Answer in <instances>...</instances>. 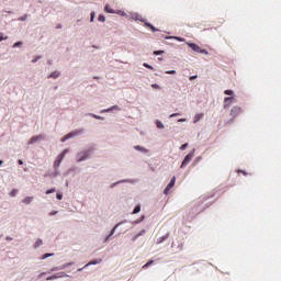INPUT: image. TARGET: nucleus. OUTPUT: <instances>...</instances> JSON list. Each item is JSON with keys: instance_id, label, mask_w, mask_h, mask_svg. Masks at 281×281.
Listing matches in <instances>:
<instances>
[{"instance_id": "nucleus-27", "label": "nucleus", "mask_w": 281, "mask_h": 281, "mask_svg": "<svg viewBox=\"0 0 281 281\" xmlns=\"http://www.w3.org/2000/svg\"><path fill=\"white\" fill-rule=\"evenodd\" d=\"M143 67H146V69H150L153 71V66L148 65L147 63L143 64Z\"/></svg>"}, {"instance_id": "nucleus-1", "label": "nucleus", "mask_w": 281, "mask_h": 281, "mask_svg": "<svg viewBox=\"0 0 281 281\" xmlns=\"http://www.w3.org/2000/svg\"><path fill=\"white\" fill-rule=\"evenodd\" d=\"M187 45H188V47H191V49L193 52H196L198 54H204L205 56H207L210 54L206 49H202L201 46H199L194 43L187 42Z\"/></svg>"}, {"instance_id": "nucleus-18", "label": "nucleus", "mask_w": 281, "mask_h": 281, "mask_svg": "<svg viewBox=\"0 0 281 281\" xmlns=\"http://www.w3.org/2000/svg\"><path fill=\"white\" fill-rule=\"evenodd\" d=\"M60 77V72H58V71H53L49 76H48V78H53L54 80H56V78H59Z\"/></svg>"}, {"instance_id": "nucleus-9", "label": "nucleus", "mask_w": 281, "mask_h": 281, "mask_svg": "<svg viewBox=\"0 0 281 281\" xmlns=\"http://www.w3.org/2000/svg\"><path fill=\"white\" fill-rule=\"evenodd\" d=\"M203 120V113L196 114L193 119V124H196Z\"/></svg>"}, {"instance_id": "nucleus-32", "label": "nucleus", "mask_w": 281, "mask_h": 281, "mask_svg": "<svg viewBox=\"0 0 281 281\" xmlns=\"http://www.w3.org/2000/svg\"><path fill=\"white\" fill-rule=\"evenodd\" d=\"M166 74L175 76V74H177V71L176 70H167Z\"/></svg>"}, {"instance_id": "nucleus-28", "label": "nucleus", "mask_w": 281, "mask_h": 281, "mask_svg": "<svg viewBox=\"0 0 281 281\" xmlns=\"http://www.w3.org/2000/svg\"><path fill=\"white\" fill-rule=\"evenodd\" d=\"M98 19L101 23H104V21H106V18H104V15H99Z\"/></svg>"}, {"instance_id": "nucleus-7", "label": "nucleus", "mask_w": 281, "mask_h": 281, "mask_svg": "<svg viewBox=\"0 0 281 281\" xmlns=\"http://www.w3.org/2000/svg\"><path fill=\"white\" fill-rule=\"evenodd\" d=\"M234 102V97H226L224 99V109H229L232 106V103Z\"/></svg>"}, {"instance_id": "nucleus-53", "label": "nucleus", "mask_w": 281, "mask_h": 281, "mask_svg": "<svg viewBox=\"0 0 281 281\" xmlns=\"http://www.w3.org/2000/svg\"><path fill=\"white\" fill-rule=\"evenodd\" d=\"M176 38H177V41L183 42V38H181V37H176Z\"/></svg>"}, {"instance_id": "nucleus-23", "label": "nucleus", "mask_w": 281, "mask_h": 281, "mask_svg": "<svg viewBox=\"0 0 281 281\" xmlns=\"http://www.w3.org/2000/svg\"><path fill=\"white\" fill-rule=\"evenodd\" d=\"M52 256H54V254H44L42 260H46V258H52Z\"/></svg>"}, {"instance_id": "nucleus-29", "label": "nucleus", "mask_w": 281, "mask_h": 281, "mask_svg": "<svg viewBox=\"0 0 281 281\" xmlns=\"http://www.w3.org/2000/svg\"><path fill=\"white\" fill-rule=\"evenodd\" d=\"M224 93H225V95H233V94H234V91H232V90H225Z\"/></svg>"}, {"instance_id": "nucleus-41", "label": "nucleus", "mask_w": 281, "mask_h": 281, "mask_svg": "<svg viewBox=\"0 0 281 281\" xmlns=\"http://www.w3.org/2000/svg\"><path fill=\"white\" fill-rule=\"evenodd\" d=\"M26 19H27V14L21 16V18L19 19V21H25Z\"/></svg>"}, {"instance_id": "nucleus-39", "label": "nucleus", "mask_w": 281, "mask_h": 281, "mask_svg": "<svg viewBox=\"0 0 281 281\" xmlns=\"http://www.w3.org/2000/svg\"><path fill=\"white\" fill-rule=\"evenodd\" d=\"M22 45H23V43L18 42V43L13 44V47H21Z\"/></svg>"}, {"instance_id": "nucleus-31", "label": "nucleus", "mask_w": 281, "mask_h": 281, "mask_svg": "<svg viewBox=\"0 0 281 281\" xmlns=\"http://www.w3.org/2000/svg\"><path fill=\"white\" fill-rule=\"evenodd\" d=\"M1 41H8V36H4V37H3V33H0V42H1Z\"/></svg>"}, {"instance_id": "nucleus-12", "label": "nucleus", "mask_w": 281, "mask_h": 281, "mask_svg": "<svg viewBox=\"0 0 281 281\" xmlns=\"http://www.w3.org/2000/svg\"><path fill=\"white\" fill-rule=\"evenodd\" d=\"M146 234V231L145 229H142L138 234H136L132 240L133 243H135V240H137V238H139V236H144Z\"/></svg>"}, {"instance_id": "nucleus-19", "label": "nucleus", "mask_w": 281, "mask_h": 281, "mask_svg": "<svg viewBox=\"0 0 281 281\" xmlns=\"http://www.w3.org/2000/svg\"><path fill=\"white\" fill-rule=\"evenodd\" d=\"M134 148H135V150H139V153H145V154L148 153V149H146V148L139 146V145L134 146Z\"/></svg>"}, {"instance_id": "nucleus-38", "label": "nucleus", "mask_w": 281, "mask_h": 281, "mask_svg": "<svg viewBox=\"0 0 281 281\" xmlns=\"http://www.w3.org/2000/svg\"><path fill=\"white\" fill-rule=\"evenodd\" d=\"M46 280H47V281H49V280H56V274H53V276L46 278Z\"/></svg>"}, {"instance_id": "nucleus-21", "label": "nucleus", "mask_w": 281, "mask_h": 281, "mask_svg": "<svg viewBox=\"0 0 281 281\" xmlns=\"http://www.w3.org/2000/svg\"><path fill=\"white\" fill-rule=\"evenodd\" d=\"M139 212H142V206L139 205L135 206L133 214H139Z\"/></svg>"}, {"instance_id": "nucleus-40", "label": "nucleus", "mask_w": 281, "mask_h": 281, "mask_svg": "<svg viewBox=\"0 0 281 281\" xmlns=\"http://www.w3.org/2000/svg\"><path fill=\"white\" fill-rule=\"evenodd\" d=\"M94 19H95V13H91V18H90L91 23H93Z\"/></svg>"}, {"instance_id": "nucleus-43", "label": "nucleus", "mask_w": 281, "mask_h": 281, "mask_svg": "<svg viewBox=\"0 0 281 281\" xmlns=\"http://www.w3.org/2000/svg\"><path fill=\"white\" fill-rule=\"evenodd\" d=\"M133 19H134V21H142V20L139 19V15H134Z\"/></svg>"}, {"instance_id": "nucleus-4", "label": "nucleus", "mask_w": 281, "mask_h": 281, "mask_svg": "<svg viewBox=\"0 0 281 281\" xmlns=\"http://www.w3.org/2000/svg\"><path fill=\"white\" fill-rule=\"evenodd\" d=\"M42 139H45V135L38 134L30 138L29 144H36V142H42Z\"/></svg>"}, {"instance_id": "nucleus-5", "label": "nucleus", "mask_w": 281, "mask_h": 281, "mask_svg": "<svg viewBox=\"0 0 281 281\" xmlns=\"http://www.w3.org/2000/svg\"><path fill=\"white\" fill-rule=\"evenodd\" d=\"M240 113H243V109H240V106H233L231 110V115L233 117H238V115H240Z\"/></svg>"}, {"instance_id": "nucleus-57", "label": "nucleus", "mask_w": 281, "mask_h": 281, "mask_svg": "<svg viewBox=\"0 0 281 281\" xmlns=\"http://www.w3.org/2000/svg\"><path fill=\"white\" fill-rule=\"evenodd\" d=\"M0 166H3V160H0Z\"/></svg>"}, {"instance_id": "nucleus-30", "label": "nucleus", "mask_w": 281, "mask_h": 281, "mask_svg": "<svg viewBox=\"0 0 281 281\" xmlns=\"http://www.w3.org/2000/svg\"><path fill=\"white\" fill-rule=\"evenodd\" d=\"M54 271H60V267H54L50 269V271L48 273H52Z\"/></svg>"}, {"instance_id": "nucleus-3", "label": "nucleus", "mask_w": 281, "mask_h": 281, "mask_svg": "<svg viewBox=\"0 0 281 281\" xmlns=\"http://www.w3.org/2000/svg\"><path fill=\"white\" fill-rule=\"evenodd\" d=\"M89 155H91V149L80 151L77 154V161H85L86 159H89Z\"/></svg>"}, {"instance_id": "nucleus-17", "label": "nucleus", "mask_w": 281, "mask_h": 281, "mask_svg": "<svg viewBox=\"0 0 281 281\" xmlns=\"http://www.w3.org/2000/svg\"><path fill=\"white\" fill-rule=\"evenodd\" d=\"M104 12H106L108 14H115V11L113 9H111V7H109V4H106L104 7Z\"/></svg>"}, {"instance_id": "nucleus-34", "label": "nucleus", "mask_w": 281, "mask_h": 281, "mask_svg": "<svg viewBox=\"0 0 281 281\" xmlns=\"http://www.w3.org/2000/svg\"><path fill=\"white\" fill-rule=\"evenodd\" d=\"M187 148H188V143H186L182 146H180V150H186Z\"/></svg>"}, {"instance_id": "nucleus-37", "label": "nucleus", "mask_w": 281, "mask_h": 281, "mask_svg": "<svg viewBox=\"0 0 281 281\" xmlns=\"http://www.w3.org/2000/svg\"><path fill=\"white\" fill-rule=\"evenodd\" d=\"M56 199H58V201H63V194L57 193V194H56Z\"/></svg>"}, {"instance_id": "nucleus-55", "label": "nucleus", "mask_w": 281, "mask_h": 281, "mask_svg": "<svg viewBox=\"0 0 281 281\" xmlns=\"http://www.w3.org/2000/svg\"><path fill=\"white\" fill-rule=\"evenodd\" d=\"M60 27H63V25L58 24V25H57V30H60Z\"/></svg>"}, {"instance_id": "nucleus-45", "label": "nucleus", "mask_w": 281, "mask_h": 281, "mask_svg": "<svg viewBox=\"0 0 281 281\" xmlns=\"http://www.w3.org/2000/svg\"><path fill=\"white\" fill-rule=\"evenodd\" d=\"M177 116H179V113L170 114V116H169V117H177Z\"/></svg>"}, {"instance_id": "nucleus-15", "label": "nucleus", "mask_w": 281, "mask_h": 281, "mask_svg": "<svg viewBox=\"0 0 281 281\" xmlns=\"http://www.w3.org/2000/svg\"><path fill=\"white\" fill-rule=\"evenodd\" d=\"M74 135H76V133H69L66 136H64L60 142L65 143L67 142V139H71V137H74Z\"/></svg>"}, {"instance_id": "nucleus-54", "label": "nucleus", "mask_w": 281, "mask_h": 281, "mask_svg": "<svg viewBox=\"0 0 281 281\" xmlns=\"http://www.w3.org/2000/svg\"><path fill=\"white\" fill-rule=\"evenodd\" d=\"M178 122H186V119H179Z\"/></svg>"}, {"instance_id": "nucleus-16", "label": "nucleus", "mask_w": 281, "mask_h": 281, "mask_svg": "<svg viewBox=\"0 0 281 281\" xmlns=\"http://www.w3.org/2000/svg\"><path fill=\"white\" fill-rule=\"evenodd\" d=\"M168 234H166L165 236L162 237H159L156 241L157 245H161V243H164L165 240H168Z\"/></svg>"}, {"instance_id": "nucleus-25", "label": "nucleus", "mask_w": 281, "mask_h": 281, "mask_svg": "<svg viewBox=\"0 0 281 281\" xmlns=\"http://www.w3.org/2000/svg\"><path fill=\"white\" fill-rule=\"evenodd\" d=\"M156 126L157 128H165L164 123H161L160 121L156 122Z\"/></svg>"}, {"instance_id": "nucleus-6", "label": "nucleus", "mask_w": 281, "mask_h": 281, "mask_svg": "<svg viewBox=\"0 0 281 281\" xmlns=\"http://www.w3.org/2000/svg\"><path fill=\"white\" fill-rule=\"evenodd\" d=\"M192 157H194V155H193L192 153H191V154H188V155L184 157V159H183V161H182L180 168H186V166H188V164H190V161H192Z\"/></svg>"}, {"instance_id": "nucleus-42", "label": "nucleus", "mask_w": 281, "mask_h": 281, "mask_svg": "<svg viewBox=\"0 0 281 281\" xmlns=\"http://www.w3.org/2000/svg\"><path fill=\"white\" fill-rule=\"evenodd\" d=\"M151 87H153V89H160L159 85H157V83H153Z\"/></svg>"}, {"instance_id": "nucleus-35", "label": "nucleus", "mask_w": 281, "mask_h": 281, "mask_svg": "<svg viewBox=\"0 0 281 281\" xmlns=\"http://www.w3.org/2000/svg\"><path fill=\"white\" fill-rule=\"evenodd\" d=\"M177 182V177H172L171 180H170V183L175 186V183Z\"/></svg>"}, {"instance_id": "nucleus-22", "label": "nucleus", "mask_w": 281, "mask_h": 281, "mask_svg": "<svg viewBox=\"0 0 281 281\" xmlns=\"http://www.w3.org/2000/svg\"><path fill=\"white\" fill-rule=\"evenodd\" d=\"M41 245H43V239H37L34 245L35 249L41 247Z\"/></svg>"}, {"instance_id": "nucleus-8", "label": "nucleus", "mask_w": 281, "mask_h": 281, "mask_svg": "<svg viewBox=\"0 0 281 281\" xmlns=\"http://www.w3.org/2000/svg\"><path fill=\"white\" fill-rule=\"evenodd\" d=\"M100 262H102V259H94V260H91L90 262H88L83 269H87V267H91V265H100Z\"/></svg>"}, {"instance_id": "nucleus-11", "label": "nucleus", "mask_w": 281, "mask_h": 281, "mask_svg": "<svg viewBox=\"0 0 281 281\" xmlns=\"http://www.w3.org/2000/svg\"><path fill=\"white\" fill-rule=\"evenodd\" d=\"M172 188H175V184H172V182H169L164 191V194H168L170 190H172Z\"/></svg>"}, {"instance_id": "nucleus-36", "label": "nucleus", "mask_w": 281, "mask_h": 281, "mask_svg": "<svg viewBox=\"0 0 281 281\" xmlns=\"http://www.w3.org/2000/svg\"><path fill=\"white\" fill-rule=\"evenodd\" d=\"M159 54H164V50H155V52H154V55H155V56H159Z\"/></svg>"}, {"instance_id": "nucleus-52", "label": "nucleus", "mask_w": 281, "mask_h": 281, "mask_svg": "<svg viewBox=\"0 0 281 281\" xmlns=\"http://www.w3.org/2000/svg\"><path fill=\"white\" fill-rule=\"evenodd\" d=\"M5 240H12V237L7 236V237H5Z\"/></svg>"}, {"instance_id": "nucleus-50", "label": "nucleus", "mask_w": 281, "mask_h": 281, "mask_svg": "<svg viewBox=\"0 0 281 281\" xmlns=\"http://www.w3.org/2000/svg\"><path fill=\"white\" fill-rule=\"evenodd\" d=\"M18 164L20 165V166H23V160H18Z\"/></svg>"}, {"instance_id": "nucleus-20", "label": "nucleus", "mask_w": 281, "mask_h": 281, "mask_svg": "<svg viewBox=\"0 0 281 281\" xmlns=\"http://www.w3.org/2000/svg\"><path fill=\"white\" fill-rule=\"evenodd\" d=\"M117 227H120V224H116V225L113 227V229L111 231L110 235L106 237L105 240H109V238L115 234V229H117Z\"/></svg>"}, {"instance_id": "nucleus-14", "label": "nucleus", "mask_w": 281, "mask_h": 281, "mask_svg": "<svg viewBox=\"0 0 281 281\" xmlns=\"http://www.w3.org/2000/svg\"><path fill=\"white\" fill-rule=\"evenodd\" d=\"M145 27H149V30H151V32H159V30H157L153 24L145 22L144 23Z\"/></svg>"}, {"instance_id": "nucleus-13", "label": "nucleus", "mask_w": 281, "mask_h": 281, "mask_svg": "<svg viewBox=\"0 0 281 281\" xmlns=\"http://www.w3.org/2000/svg\"><path fill=\"white\" fill-rule=\"evenodd\" d=\"M56 280L60 279V278H69V274L65 273V272H57L55 274Z\"/></svg>"}, {"instance_id": "nucleus-51", "label": "nucleus", "mask_w": 281, "mask_h": 281, "mask_svg": "<svg viewBox=\"0 0 281 281\" xmlns=\"http://www.w3.org/2000/svg\"><path fill=\"white\" fill-rule=\"evenodd\" d=\"M54 214H58V211H54L50 213V216H54Z\"/></svg>"}, {"instance_id": "nucleus-56", "label": "nucleus", "mask_w": 281, "mask_h": 281, "mask_svg": "<svg viewBox=\"0 0 281 281\" xmlns=\"http://www.w3.org/2000/svg\"><path fill=\"white\" fill-rule=\"evenodd\" d=\"M43 276H45V272H42V273L40 274V278L43 277Z\"/></svg>"}, {"instance_id": "nucleus-44", "label": "nucleus", "mask_w": 281, "mask_h": 281, "mask_svg": "<svg viewBox=\"0 0 281 281\" xmlns=\"http://www.w3.org/2000/svg\"><path fill=\"white\" fill-rule=\"evenodd\" d=\"M148 267H150V263L147 262L143 266V269H148Z\"/></svg>"}, {"instance_id": "nucleus-24", "label": "nucleus", "mask_w": 281, "mask_h": 281, "mask_svg": "<svg viewBox=\"0 0 281 281\" xmlns=\"http://www.w3.org/2000/svg\"><path fill=\"white\" fill-rule=\"evenodd\" d=\"M72 265H74V262L65 263V265L60 266V269H67V267H71Z\"/></svg>"}, {"instance_id": "nucleus-59", "label": "nucleus", "mask_w": 281, "mask_h": 281, "mask_svg": "<svg viewBox=\"0 0 281 281\" xmlns=\"http://www.w3.org/2000/svg\"><path fill=\"white\" fill-rule=\"evenodd\" d=\"M32 63H36V59H33Z\"/></svg>"}, {"instance_id": "nucleus-47", "label": "nucleus", "mask_w": 281, "mask_h": 281, "mask_svg": "<svg viewBox=\"0 0 281 281\" xmlns=\"http://www.w3.org/2000/svg\"><path fill=\"white\" fill-rule=\"evenodd\" d=\"M92 117H94L95 120H100V116L92 114Z\"/></svg>"}, {"instance_id": "nucleus-33", "label": "nucleus", "mask_w": 281, "mask_h": 281, "mask_svg": "<svg viewBox=\"0 0 281 281\" xmlns=\"http://www.w3.org/2000/svg\"><path fill=\"white\" fill-rule=\"evenodd\" d=\"M54 192H56V189L53 188V189H50V190H47V191H46V194H54Z\"/></svg>"}, {"instance_id": "nucleus-58", "label": "nucleus", "mask_w": 281, "mask_h": 281, "mask_svg": "<svg viewBox=\"0 0 281 281\" xmlns=\"http://www.w3.org/2000/svg\"><path fill=\"white\" fill-rule=\"evenodd\" d=\"M82 269H85V268H79L78 271H82Z\"/></svg>"}, {"instance_id": "nucleus-2", "label": "nucleus", "mask_w": 281, "mask_h": 281, "mask_svg": "<svg viewBox=\"0 0 281 281\" xmlns=\"http://www.w3.org/2000/svg\"><path fill=\"white\" fill-rule=\"evenodd\" d=\"M67 153H69V149H64L63 153H60L56 160L54 161V168H59L60 164H63V160L65 159V155H67Z\"/></svg>"}, {"instance_id": "nucleus-46", "label": "nucleus", "mask_w": 281, "mask_h": 281, "mask_svg": "<svg viewBox=\"0 0 281 281\" xmlns=\"http://www.w3.org/2000/svg\"><path fill=\"white\" fill-rule=\"evenodd\" d=\"M189 80H196V76H191Z\"/></svg>"}, {"instance_id": "nucleus-48", "label": "nucleus", "mask_w": 281, "mask_h": 281, "mask_svg": "<svg viewBox=\"0 0 281 281\" xmlns=\"http://www.w3.org/2000/svg\"><path fill=\"white\" fill-rule=\"evenodd\" d=\"M147 263H148V265H149V267H150V265H154V263H155V261H154V260H149Z\"/></svg>"}, {"instance_id": "nucleus-10", "label": "nucleus", "mask_w": 281, "mask_h": 281, "mask_svg": "<svg viewBox=\"0 0 281 281\" xmlns=\"http://www.w3.org/2000/svg\"><path fill=\"white\" fill-rule=\"evenodd\" d=\"M32 201H34V196H26L25 199L22 200V203H24L25 205H30Z\"/></svg>"}, {"instance_id": "nucleus-49", "label": "nucleus", "mask_w": 281, "mask_h": 281, "mask_svg": "<svg viewBox=\"0 0 281 281\" xmlns=\"http://www.w3.org/2000/svg\"><path fill=\"white\" fill-rule=\"evenodd\" d=\"M147 263H148V265H149V267H150V265H154V263H155V261H154V260H149Z\"/></svg>"}, {"instance_id": "nucleus-26", "label": "nucleus", "mask_w": 281, "mask_h": 281, "mask_svg": "<svg viewBox=\"0 0 281 281\" xmlns=\"http://www.w3.org/2000/svg\"><path fill=\"white\" fill-rule=\"evenodd\" d=\"M18 193H19V190L13 189V190L10 192V196H16Z\"/></svg>"}]
</instances>
